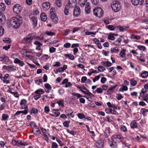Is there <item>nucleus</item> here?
I'll use <instances>...</instances> for the list:
<instances>
[{
    "label": "nucleus",
    "mask_w": 148,
    "mask_h": 148,
    "mask_svg": "<svg viewBox=\"0 0 148 148\" xmlns=\"http://www.w3.org/2000/svg\"><path fill=\"white\" fill-rule=\"evenodd\" d=\"M23 23L22 18L20 16L13 17L10 20L9 25L12 27L18 28Z\"/></svg>",
    "instance_id": "nucleus-1"
},
{
    "label": "nucleus",
    "mask_w": 148,
    "mask_h": 148,
    "mask_svg": "<svg viewBox=\"0 0 148 148\" xmlns=\"http://www.w3.org/2000/svg\"><path fill=\"white\" fill-rule=\"evenodd\" d=\"M94 14L97 17L100 18L104 15V11L101 8L96 7L94 8L93 10Z\"/></svg>",
    "instance_id": "nucleus-2"
},
{
    "label": "nucleus",
    "mask_w": 148,
    "mask_h": 148,
    "mask_svg": "<svg viewBox=\"0 0 148 148\" xmlns=\"http://www.w3.org/2000/svg\"><path fill=\"white\" fill-rule=\"evenodd\" d=\"M112 9L115 12H118L120 9V5L117 0L114 1L112 3Z\"/></svg>",
    "instance_id": "nucleus-3"
},
{
    "label": "nucleus",
    "mask_w": 148,
    "mask_h": 148,
    "mask_svg": "<svg viewBox=\"0 0 148 148\" xmlns=\"http://www.w3.org/2000/svg\"><path fill=\"white\" fill-rule=\"evenodd\" d=\"M34 36L33 34H29L27 35L26 37L23 39V41L24 43L28 44L31 43L34 38Z\"/></svg>",
    "instance_id": "nucleus-4"
},
{
    "label": "nucleus",
    "mask_w": 148,
    "mask_h": 148,
    "mask_svg": "<svg viewBox=\"0 0 148 148\" xmlns=\"http://www.w3.org/2000/svg\"><path fill=\"white\" fill-rule=\"evenodd\" d=\"M21 7L19 4H16L13 6V10L14 12L16 14H19L21 12Z\"/></svg>",
    "instance_id": "nucleus-5"
},
{
    "label": "nucleus",
    "mask_w": 148,
    "mask_h": 148,
    "mask_svg": "<svg viewBox=\"0 0 148 148\" xmlns=\"http://www.w3.org/2000/svg\"><path fill=\"white\" fill-rule=\"evenodd\" d=\"M9 60V58L4 55L0 56V61L2 62L3 63L5 64L8 62Z\"/></svg>",
    "instance_id": "nucleus-6"
},
{
    "label": "nucleus",
    "mask_w": 148,
    "mask_h": 148,
    "mask_svg": "<svg viewBox=\"0 0 148 148\" xmlns=\"http://www.w3.org/2000/svg\"><path fill=\"white\" fill-rule=\"evenodd\" d=\"M76 3V0H69L66 4L70 8H73L75 6Z\"/></svg>",
    "instance_id": "nucleus-7"
},
{
    "label": "nucleus",
    "mask_w": 148,
    "mask_h": 148,
    "mask_svg": "<svg viewBox=\"0 0 148 148\" xmlns=\"http://www.w3.org/2000/svg\"><path fill=\"white\" fill-rule=\"evenodd\" d=\"M27 103V101L25 99H22L21 100L20 105L23 106L21 108V109H27V108L28 106L26 105Z\"/></svg>",
    "instance_id": "nucleus-8"
},
{
    "label": "nucleus",
    "mask_w": 148,
    "mask_h": 148,
    "mask_svg": "<svg viewBox=\"0 0 148 148\" xmlns=\"http://www.w3.org/2000/svg\"><path fill=\"white\" fill-rule=\"evenodd\" d=\"M50 16L52 21L55 23H57L58 19L56 14L54 13L50 14Z\"/></svg>",
    "instance_id": "nucleus-9"
},
{
    "label": "nucleus",
    "mask_w": 148,
    "mask_h": 148,
    "mask_svg": "<svg viewBox=\"0 0 148 148\" xmlns=\"http://www.w3.org/2000/svg\"><path fill=\"white\" fill-rule=\"evenodd\" d=\"M80 14V10L78 7H75L73 11V14L74 16H78Z\"/></svg>",
    "instance_id": "nucleus-10"
},
{
    "label": "nucleus",
    "mask_w": 148,
    "mask_h": 148,
    "mask_svg": "<svg viewBox=\"0 0 148 148\" xmlns=\"http://www.w3.org/2000/svg\"><path fill=\"white\" fill-rule=\"evenodd\" d=\"M72 94L74 96L77 97V98H78L83 97L82 95L78 93H72ZM83 97L86 98L89 101H91V98L90 97H88L87 96H83Z\"/></svg>",
    "instance_id": "nucleus-11"
},
{
    "label": "nucleus",
    "mask_w": 148,
    "mask_h": 148,
    "mask_svg": "<svg viewBox=\"0 0 148 148\" xmlns=\"http://www.w3.org/2000/svg\"><path fill=\"white\" fill-rule=\"evenodd\" d=\"M50 3L48 2H46L43 3L42 5V6L43 9L45 10H47L49 9L50 8Z\"/></svg>",
    "instance_id": "nucleus-12"
},
{
    "label": "nucleus",
    "mask_w": 148,
    "mask_h": 148,
    "mask_svg": "<svg viewBox=\"0 0 148 148\" xmlns=\"http://www.w3.org/2000/svg\"><path fill=\"white\" fill-rule=\"evenodd\" d=\"M119 38L122 39V41H123L125 44H127L130 42V40L126 36H120Z\"/></svg>",
    "instance_id": "nucleus-13"
},
{
    "label": "nucleus",
    "mask_w": 148,
    "mask_h": 148,
    "mask_svg": "<svg viewBox=\"0 0 148 148\" xmlns=\"http://www.w3.org/2000/svg\"><path fill=\"white\" fill-rule=\"evenodd\" d=\"M85 11L86 13L87 14H89L90 12V4L89 2H87L86 3L85 8Z\"/></svg>",
    "instance_id": "nucleus-14"
},
{
    "label": "nucleus",
    "mask_w": 148,
    "mask_h": 148,
    "mask_svg": "<svg viewBox=\"0 0 148 148\" xmlns=\"http://www.w3.org/2000/svg\"><path fill=\"white\" fill-rule=\"evenodd\" d=\"M14 63L18 64L21 66H22L25 65V63L23 61L20 60L18 58H16L14 60Z\"/></svg>",
    "instance_id": "nucleus-15"
},
{
    "label": "nucleus",
    "mask_w": 148,
    "mask_h": 148,
    "mask_svg": "<svg viewBox=\"0 0 148 148\" xmlns=\"http://www.w3.org/2000/svg\"><path fill=\"white\" fill-rule=\"evenodd\" d=\"M31 19L32 22L33 26L34 27H36L37 25V18L36 17H32Z\"/></svg>",
    "instance_id": "nucleus-16"
},
{
    "label": "nucleus",
    "mask_w": 148,
    "mask_h": 148,
    "mask_svg": "<svg viewBox=\"0 0 148 148\" xmlns=\"http://www.w3.org/2000/svg\"><path fill=\"white\" fill-rule=\"evenodd\" d=\"M34 44L37 45L36 47V49L38 50H39L40 49V47L42 45V44L40 43L38 41H36L34 42Z\"/></svg>",
    "instance_id": "nucleus-17"
},
{
    "label": "nucleus",
    "mask_w": 148,
    "mask_h": 148,
    "mask_svg": "<svg viewBox=\"0 0 148 148\" xmlns=\"http://www.w3.org/2000/svg\"><path fill=\"white\" fill-rule=\"evenodd\" d=\"M130 127L131 128L133 129L137 128V125L135 120H133L131 121L130 123Z\"/></svg>",
    "instance_id": "nucleus-18"
},
{
    "label": "nucleus",
    "mask_w": 148,
    "mask_h": 148,
    "mask_svg": "<svg viewBox=\"0 0 148 148\" xmlns=\"http://www.w3.org/2000/svg\"><path fill=\"white\" fill-rule=\"evenodd\" d=\"M41 20L43 21H45L47 19V16L45 13H42L40 15Z\"/></svg>",
    "instance_id": "nucleus-19"
},
{
    "label": "nucleus",
    "mask_w": 148,
    "mask_h": 148,
    "mask_svg": "<svg viewBox=\"0 0 148 148\" xmlns=\"http://www.w3.org/2000/svg\"><path fill=\"white\" fill-rule=\"evenodd\" d=\"M101 64L104 66L107 67L110 66H111V62L108 61L101 62Z\"/></svg>",
    "instance_id": "nucleus-20"
},
{
    "label": "nucleus",
    "mask_w": 148,
    "mask_h": 148,
    "mask_svg": "<svg viewBox=\"0 0 148 148\" xmlns=\"http://www.w3.org/2000/svg\"><path fill=\"white\" fill-rule=\"evenodd\" d=\"M6 7L5 4L3 3H0V11H3L5 10Z\"/></svg>",
    "instance_id": "nucleus-21"
},
{
    "label": "nucleus",
    "mask_w": 148,
    "mask_h": 148,
    "mask_svg": "<svg viewBox=\"0 0 148 148\" xmlns=\"http://www.w3.org/2000/svg\"><path fill=\"white\" fill-rule=\"evenodd\" d=\"M87 0H79V4L80 6L84 7L87 3Z\"/></svg>",
    "instance_id": "nucleus-22"
},
{
    "label": "nucleus",
    "mask_w": 148,
    "mask_h": 148,
    "mask_svg": "<svg viewBox=\"0 0 148 148\" xmlns=\"http://www.w3.org/2000/svg\"><path fill=\"white\" fill-rule=\"evenodd\" d=\"M70 8V7L67 6V5H66L64 10V14L65 15H68L69 14V9Z\"/></svg>",
    "instance_id": "nucleus-23"
},
{
    "label": "nucleus",
    "mask_w": 148,
    "mask_h": 148,
    "mask_svg": "<svg viewBox=\"0 0 148 148\" xmlns=\"http://www.w3.org/2000/svg\"><path fill=\"white\" fill-rule=\"evenodd\" d=\"M140 76L143 78H146L148 76V72L146 71H143Z\"/></svg>",
    "instance_id": "nucleus-24"
},
{
    "label": "nucleus",
    "mask_w": 148,
    "mask_h": 148,
    "mask_svg": "<svg viewBox=\"0 0 148 148\" xmlns=\"http://www.w3.org/2000/svg\"><path fill=\"white\" fill-rule=\"evenodd\" d=\"M148 90L144 87L141 90V92L140 93V96L142 97V95H145V93L147 92Z\"/></svg>",
    "instance_id": "nucleus-25"
},
{
    "label": "nucleus",
    "mask_w": 148,
    "mask_h": 148,
    "mask_svg": "<svg viewBox=\"0 0 148 148\" xmlns=\"http://www.w3.org/2000/svg\"><path fill=\"white\" fill-rule=\"evenodd\" d=\"M130 38L131 39H135L136 40H139L140 39V37L139 36H136L134 34L132 35Z\"/></svg>",
    "instance_id": "nucleus-26"
},
{
    "label": "nucleus",
    "mask_w": 148,
    "mask_h": 148,
    "mask_svg": "<svg viewBox=\"0 0 148 148\" xmlns=\"http://www.w3.org/2000/svg\"><path fill=\"white\" fill-rule=\"evenodd\" d=\"M0 13V22L2 23L3 21L5 20V17L3 13L1 12Z\"/></svg>",
    "instance_id": "nucleus-27"
},
{
    "label": "nucleus",
    "mask_w": 148,
    "mask_h": 148,
    "mask_svg": "<svg viewBox=\"0 0 148 148\" xmlns=\"http://www.w3.org/2000/svg\"><path fill=\"white\" fill-rule=\"evenodd\" d=\"M8 71H14L16 70V67L13 65H10L8 66Z\"/></svg>",
    "instance_id": "nucleus-28"
},
{
    "label": "nucleus",
    "mask_w": 148,
    "mask_h": 148,
    "mask_svg": "<svg viewBox=\"0 0 148 148\" xmlns=\"http://www.w3.org/2000/svg\"><path fill=\"white\" fill-rule=\"evenodd\" d=\"M55 5L60 8V7L62 5V1L60 0H57L56 1L55 3Z\"/></svg>",
    "instance_id": "nucleus-29"
},
{
    "label": "nucleus",
    "mask_w": 148,
    "mask_h": 148,
    "mask_svg": "<svg viewBox=\"0 0 148 148\" xmlns=\"http://www.w3.org/2000/svg\"><path fill=\"white\" fill-rule=\"evenodd\" d=\"M44 34H47V35L49 36H53L55 35V34L54 32H51V31H47L45 32Z\"/></svg>",
    "instance_id": "nucleus-30"
},
{
    "label": "nucleus",
    "mask_w": 148,
    "mask_h": 148,
    "mask_svg": "<svg viewBox=\"0 0 148 148\" xmlns=\"http://www.w3.org/2000/svg\"><path fill=\"white\" fill-rule=\"evenodd\" d=\"M96 145L97 148H103V144L101 142H96Z\"/></svg>",
    "instance_id": "nucleus-31"
},
{
    "label": "nucleus",
    "mask_w": 148,
    "mask_h": 148,
    "mask_svg": "<svg viewBox=\"0 0 148 148\" xmlns=\"http://www.w3.org/2000/svg\"><path fill=\"white\" fill-rule=\"evenodd\" d=\"M121 41L122 39L119 37L114 42V44L116 45H121Z\"/></svg>",
    "instance_id": "nucleus-32"
},
{
    "label": "nucleus",
    "mask_w": 148,
    "mask_h": 148,
    "mask_svg": "<svg viewBox=\"0 0 148 148\" xmlns=\"http://www.w3.org/2000/svg\"><path fill=\"white\" fill-rule=\"evenodd\" d=\"M44 92L41 89H38L36 90L35 92V93L37 94L38 95H40L42 94Z\"/></svg>",
    "instance_id": "nucleus-33"
},
{
    "label": "nucleus",
    "mask_w": 148,
    "mask_h": 148,
    "mask_svg": "<svg viewBox=\"0 0 148 148\" xmlns=\"http://www.w3.org/2000/svg\"><path fill=\"white\" fill-rule=\"evenodd\" d=\"M38 113V110L34 108H32L31 110L30 114H36Z\"/></svg>",
    "instance_id": "nucleus-34"
},
{
    "label": "nucleus",
    "mask_w": 148,
    "mask_h": 148,
    "mask_svg": "<svg viewBox=\"0 0 148 148\" xmlns=\"http://www.w3.org/2000/svg\"><path fill=\"white\" fill-rule=\"evenodd\" d=\"M132 4L136 6L140 4V2L138 0H131Z\"/></svg>",
    "instance_id": "nucleus-35"
},
{
    "label": "nucleus",
    "mask_w": 148,
    "mask_h": 148,
    "mask_svg": "<svg viewBox=\"0 0 148 148\" xmlns=\"http://www.w3.org/2000/svg\"><path fill=\"white\" fill-rule=\"evenodd\" d=\"M126 50L124 49H122L120 52V55L121 57L123 58L125 56Z\"/></svg>",
    "instance_id": "nucleus-36"
},
{
    "label": "nucleus",
    "mask_w": 148,
    "mask_h": 148,
    "mask_svg": "<svg viewBox=\"0 0 148 148\" xmlns=\"http://www.w3.org/2000/svg\"><path fill=\"white\" fill-rule=\"evenodd\" d=\"M140 112L141 113L143 114L144 116L146 115V112H148V110L145 108H143L141 109L140 110Z\"/></svg>",
    "instance_id": "nucleus-37"
},
{
    "label": "nucleus",
    "mask_w": 148,
    "mask_h": 148,
    "mask_svg": "<svg viewBox=\"0 0 148 148\" xmlns=\"http://www.w3.org/2000/svg\"><path fill=\"white\" fill-rule=\"evenodd\" d=\"M5 30L2 26H0V37L2 36L4 34Z\"/></svg>",
    "instance_id": "nucleus-38"
},
{
    "label": "nucleus",
    "mask_w": 148,
    "mask_h": 148,
    "mask_svg": "<svg viewBox=\"0 0 148 148\" xmlns=\"http://www.w3.org/2000/svg\"><path fill=\"white\" fill-rule=\"evenodd\" d=\"M137 48L140 51H145L146 49L145 47L142 45H138L137 46Z\"/></svg>",
    "instance_id": "nucleus-39"
},
{
    "label": "nucleus",
    "mask_w": 148,
    "mask_h": 148,
    "mask_svg": "<svg viewBox=\"0 0 148 148\" xmlns=\"http://www.w3.org/2000/svg\"><path fill=\"white\" fill-rule=\"evenodd\" d=\"M9 118V116L7 114H3L2 115V120L3 121H5Z\"/></svg>",
    "instance_id": "nucleus-40"
},
{
    "label": "nucleus",
    "mask_w": 148,
    "mask_h": 148,
    "mask_svg": "<svg viewBox=\"0 0 148 148\" xmlns=\"http://www.w3.org/2000/svg\"><path fill=\"white\" fill-rule=\"evenodd\" d=\"M78 118L81 119H82L86 118L85 116L83 113H79L77 114Z\"/></svg>",
    "instance_id": "nucleus-41"
},
{
    "label": "nucleus",
    "mask_w": 148,
    "mask_h": 148,
    "mask_svg": "<svg viewBox=\"0 0 148 148\" xmlns=\"http://www.w3.org/2000/svg\"><path fill=\"white\" fill-rule=\"evenodd\" d=\"M3 40L6 43H9L11 42L10 39L8 38H4L3 39Z\"/></svg>",
    "instance_id": "nucleus-42"
},
{
    "label": "nucleus",
    "mask_w": 148,
    "mask_h": 148,
    "mask_svg": "<svg viewBox=\"0 0 148 148\" xmlns=\"http://www.w3.org/2000/svg\"><path fill=\"white\" fill-rule=\"evenodd\" d=\"M64 101L63 99L61 100L58 101L57 103L59 106H61L62 107H63L64 106Z\"/></svg>",
    "instance_id": "nucleus-43"
},
{
    "label": "nucleus",
    "mask_w": 148,
    "mask_h": 148,
    "mask_svg": "<svg viewBox=\"0 0 148 148\" xmlns=\"http://www.w3.org/2000/svg\"><path fill=\"white\" fill-rule=\"evenodd\" d=\"M65 57H68L71 60H72L74 59V56L72 54H65Z\"/></svg>",
    "instance_id": "nucleus-44"
},
{
    "label": "nucleus",
    "mask_w": 148,
    "mask_h": 148,
    "mask_svg": "<svg viewBox=\"0 0 148 148\" xmlns=\"http://www.w3.org/2000/svg\"><path fill=\"white\" fill-rule=\"evenodd\" d=\"M120 129L121 131L124 132H126L127 130V127L124 125L121 126Z\"/></svg>",
    "instance_id": "nucleus-45"
},
{
    "label": "nucleus",
    "mask_w": 148,
    "mask_h": 148,
    "mask_svg": "<svg viewBox=\"0 0 148 148\" xmlns=\"http://www.w3.org/2000/svg\"><path fill=\"white\" fill-rule=\"evenodd\" d=\"M86 90L87 91V92H85L82 90H81V91L84 93L86 94L90 97L92 95V94L91 92H90L88 89L87 90Z\"/></svg>",
    "instance_id": "nucleus-46"
},
{
    "label": "nucleus",
    "mask_w": 148,
    "mask_h": 148,
    "mask_svg": "<svg viewBox=\"0 0 148 148\" xmlns=\"http://www.w3.org/2000/svg\"><path fill=\"white\" fill-rule=\"evenodd\" d=\"M25 143L20 140H18V146H25Z\"/></svg>",
    "instance_id": "nucleus-47"
},
{
    "label": "nucleus",
    "mask_w": 148,
    "mask_h": 148,
    "mask_svg": "<svg viewBox=\"0 0 148 148\" xmlns=\"http://www.w3.org/2000/svg\"><path fill=\"white\" fill-rule=\"evenodd\" d=\"M70 123V121H66L63 123V125L65 127H68Z\"/></svg>",
    "instance_id": "nucleus-48"
},
{
    "label": "nucleus",
    "mask_w": 148,
    "mask_h": 148,
    "mask_svg": "<svg viewBox=\"0 0 148 148\" xmlns=\"http://www.w3.org/2000/svg\"><path fill=\"white\" fill-rule=\"evenodd\" d=\"M67 132L68 133L73 136L76 134V132L73 130H70L68 129L67 130Z\"/></svg>",
    "instance_id": "nucleus-49"
},
{
    "label": "nucleus",
    "mask_w": 148,
    "mask_h": 148,
    "mask_svg": "<svg viewBox=\"0 0 148 148\" xmlns=\"http://www.w3.org/2000/svg\"><path fill=\"white\" fill-rule=\"evenodd\" d=\"M10 92L15 97H18L19 95L17 92H13L12 91H10Z\"/></svg>",
    "instance_id": "nucleus-50"
},
{
    "label": "nucleus",
    "mask_w": 148,
    "mask_h": 148,
    "mask_svg": "<svg viewBox=\"0 0 148 148\" xmlns=\"http://www.w3.org/2000/svg\"><path fill=\"white\" fill-rule=\"evenodd\" d=\"M35 82L36 84L38 85H40V83H42V79H37L35 80Z\"/></svg>",
    "instance_id": "nucleus-51"
},
{
    "label": "nucleus",
    "mask_w": 148,
    "mask_h": 148,
    "mask_svg": "<svg viewBox=\"0 0 148 148\" xmlns=\"http://www.w3.org/2000/svg\"><path fill=\"white\" fill-rule=\"evenodd\" d=\"M29 53V52L28 51H27L25 49H23L21 51V54L23 55H24L25 54H27Z\"/></svg>",
    "instance_id": "nucleus-52"
},
{
    "label": "nucleus",
    "mask_w": 148,
    "mask_h": 148,
    "mask_svg": "<svg viewBox=\"0 0 148 148\" xmlns=\"http://www.w3.org/2000/svg\"><path fill=\"white\" fill-rule=\"evenodd\" d=\"M60 114V113L59 112H53V114H50V115L51 116H58Z\"/></svg>",
    "instance_id": "nucleus-53"
},
{
    "label": "nucleus",
    "mask_w": 148,
    "mask_h": 148,
    "mask_svg": "<svg viewBox=\"0 0 148 148\" xmlns=\"http://www.w3.org/2000/svg\"><path fill=\"white\" fill-rule=\"evenodd\" d=\"M98 69L99 71L102 72L105 70V69L103 66H101L98 67Z\"/></svg>",
    "instance_id": "nucleus-54"
},
{
    "label": "nucleus",
    "mask_w": 148,
    "mask_h": 148,
    "mask_svg": "<svg viewBox=\"0 0 148 148\" xmlns=\"http://www.w3.org/2000/svg\"><path fill=\"white\" fill-rule=\"evenodd\" d=\"M110 130H106L104 136L105 137L108 138L110 135Z\"/></svg>",
    "instance_id": "nucleus-55"
},
{
    "label": "nucleus",
    "mask_w": 148,
    "mask_h": 148,
    "mask_svg": "<svg viewBox=\"0 0 148 148\" xmlns=\"http://www.w3.org/2000/svg\"><path fill=\"white\" fill-rule=\"evenodd\" d=\"M131 84L132 86H135L137 83V82L136 80L134 79H131L130 81Z\"/></svg>",
    "instance_id": "nucleus-56"
},
{
    "label": "nucleus",
    "mask_w": 148,
    "mask_h": 148,
    "mask_svg": "<svg viewBox=\"0 0 148 148\" xmlns=\"http://www.w3.org/2000/svg\"><path fill=\"white\" fill-rule=\"evenodd\" d=\"M112 140H113L112 139ZM117 145L116 143L114 142H113L112 140V148H116Z\"/></svg>",
    "instance_id": "nucleus-57"
},
{
    "label": "nucleus",
    "mask_w": 148,
    "mask_h": 148,
    "mask_svg": "<svg viewBox=\"0 0 148 148\" xmlns=\"http://www.w3.org/2000/svg\"><path fill=\"white\" fill-rule=\"evenodd\" d=\"M45 87L47 89H51V87L50 85L46 83L44 85Z\"/></svg>",
    "instance_id": "nucleus-58"
},
{
    "label": "nucleus",
    "mask_w": 148,
    "mask_h": 148,
    "mask_svg": "<svg viewBox=\"0 0 148 148\" xmlns=\"http://www.w3.org/2000/svg\"><path fill=\"white\" fill-rule=\"evenodd\" d=\"M41 134L43 136V138L47 142H48L49 140V138L47 136V135L46 134Z\"/></svg>",
    "instance_id": "nucleus-59"
},
{
    "label": "nucleus",
    "mask_w": 148,
    "mask_h": 148,
    "mask_svg": "<svg viewBox=\"0 0 148 148\" xmlns=\"http://www.w3.org/2000/svg\"><path fill=\"white\" fill-rule=\"evenodd\" d=\"M61 65V64L60 62H57L55 63H53V67H59Z\"/></svg>",
    "instance_id": "nucleus-60"
},
{
    "label": "nucleus",
    "mask_w": 148,
    "mask_h": 148,
    "mask_svg": "<svg viewBox=\"0 0 148 148\" xmlns=\"http://www.w3.org/2000/svg\"><path fill=\"white\" fill-rule=\"evenodd\" d=\"M50 111V109L49 107L46 106L44 108V112L46 114L48 113Z\"/></svg>",
    "instance_id": "nucleus-61"
},
{
    "label": "nucleus",
    "mask_w": 148,
    "mask_h": 148,
    "mask_svg": "<svg viewBox=\"0 0 148 148\" xmlns=\"http://www.w3.org/2000/svg\"><path fill=\"white\" fill-rule=\"evenodd\" d=\"M119 50L117 47L114 48L112 49V53H117L119 52Z\"/></svg>",
    "instance_id": "nucleus-62"
},
{
    "label": "nucleus",
    "mask_w": 148,
    "mask_h": 148,
    "mask_svg": "<svg viewBox=\"0 0 148 148\" xmlns=\"http://www.w3.org/2000/svg\"><path fill=\"white\" fill-rule=\"evenodd\" d=\"M96 91L98 93H102L103 92V90L101 88H99L96 89Z\"/></svg>",
    "instance_id": "nucleus-63"
},
{
    "label": "nucleus",
    "mask_w": 148,
    "mask_h": 148,
    "mask_svg": "<svg viewBox=\"0 0 148 148\" xmlns=\"http://www.w3.org/2000/svg\"><path fill=\"white\" fill-rule=\"evenodd\" d=\"M58 147V145L55 142H53L52 144L51 148H57Z\"/></svg>",
    "instance_id": "nucleus-64"
}]
</instances>
